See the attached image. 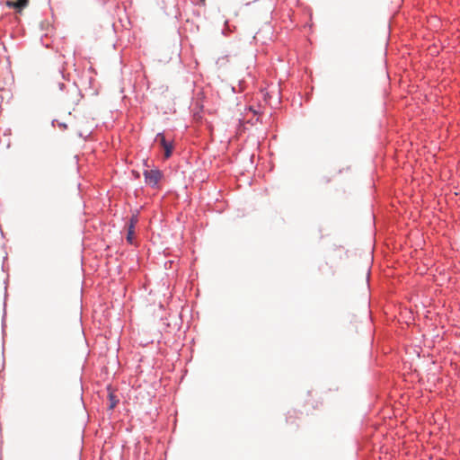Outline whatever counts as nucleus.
Segmentation results:
<instances>
[{"label":"nucleus","instance_id":"nucleus-4","mask_svg":"<svg viewBox=\"0 0 460 460\" xmlns=\"http://www.w3.org/2000/svg\"><path fill=\"white\" fill-rule=\"evenodd\" d=\"M155 141L159 142L162 146H165L169 142L166 141L163 133H158L155 137Z\"/></svg>","mask_w":460,"mask_h":460},{"label":"nucleus","instance_id":"nucleus-1","mask_svg":"<svg viewBox=\"0 0 460 460\" xmlns=\"http://www.w3.org/2000/svg\"><path fill=\"white\" fill-rule=\"evenodd\" d=\"M146 182L151 186H155L162 177V172L157 170H146L144 172Z\"/></svg>","mask_w":460,"mask_h":460},{"label":"nucleus","instance_id":"nucleus-6","mask_svg":"<svg viewBox=\"0 0 460 460\" xmlns=\"http://www.w3.org/2000/svg\"><path fill=\"white\" fill-rule=\"evenodd\" d=\"M306 403L309 404V405H312L313 408L316 409L317 408V401L314 400V398L310 397L307 401H306Z\"/></svg>","mask_w":460,"mask_h":460},{"label":"nucleus","instance_id":"nucleus-5","mask_svg":"<svg viewBox=\"0 0 460 460\" xmlns=\"http://www.w3.org/2000/svg\"><path fill=\"white\" fill-rule=\"evenodd\" d=\"M164 150V156L166 158L170 157L172 152V144L168 143L165 146H163Z\"/></svg>","mask_w":460,"mask_h":460},{"label":"nucleus","instance_id":"nucleus-3","mask_svg":"<svg viewBox=\"0 0 460 460\" xmlns=\"http://www.w3.org/2000/svg\"><path fill=\"white\" fill-rule=\"evenodd\" d=\"M137 223V217H135V216L132 217L130 218V223L128 225V234H127V240L130 243H132V240H133L134 227H135Z\"/></svg>","mask_w":460,"mask_h":460},{"label":"nucleus","instance_id":"nucleus-2","mask_svg":"<svg viewBox=\"0 0 460 460\" xmlns=\"http://www.w3.org/2000/svg\"><path fill=\"white\" fill-rule=\"evenodd\" d=\"M28 3L29 2H1L4 8H13L19 13L22 12V10L27 6Z\"/></svg>","mask_w":460,"mask_h":460},{"label":"nucleus","instance_id":"nucleus-7","mask_svg":"<svg viewBox=\"0 0 460 460\" xmlns=\"http://www.w3.org/2000/svg\"><path fill=\"white\" fill-rule=\"evenodd\" d=\"M110 400H111V405H110V408L111 409H113L116 404H117V402L115 399H114V396L112 394H110Z\"/></svg>","mask_w":460,"mask_h":460}]
</instances>
